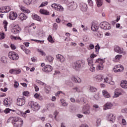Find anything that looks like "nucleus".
Here are the masks:
<instances>
[{"label":"nucleus","instance_id":"53","mask_svg":"<svg viewBox=\"0 0 127 127\" xmlns=\"http://www.w3.org/2000/svg\"><path fill=\"white\" fill-rule=\"evenodd\" d=\"M12 32H13V33H14V34H16L17 33H18V32H17V30H16L14 27H13V28L12 29Z\"/></svg>","mask_w":127,"mask_h":127},{"label":"nucleus","instance_id":"19","mask_svg":"<svg viewBox=\"0 0 127 127\" xmlns=\"http://www.w3.org/2000/svg\"><path fill=\"white\" fill-rule=\"evenodd\" d=\"M26 18H27L26 15L23 13H21L18 17V19H19V20H21V21H23V20H25Z\"/></svg>","mask_w":127,"mask_h":127},{"label":"nucleus","instance_id":"22","mask_svg":"<svg viewBox=\"0 0 127 127\" xmlns=\"http://www.w3.org/2000/svg\"><path fill=\"white\" fill-rule=\"evenodd\" d=\"M80 9H81V10L82 11H86V10H87V4L85 3H81L80 4Z\"/></svg>","mask_w":127,"mask_h":127},{"label":"nucleus","instance_id":"1","mask_svg":"<svg viewBox=\"0 0 127 127\" xmlns=\"http://www.w3.org/2000/svg\"><path fill=\"white\" fill-rule=\"evenodd\" d=\"M11 123L14 127H22L23 126V120L19 117H12Z\"/></svg>","mask_w":127,"mask_h":127},{"label":"nucleus","instance_id":"27","mask_svg":"<svg viewBox=\"0 0 127 127\" xmlns=\"http://www.w3.org/2000/svg\"><path fill=\"white\" fill-rule=\"evenodd\" d=\"M87 62L88 66H92L94 65V59L91 58H88L87 59Z\"/></svg>","mask_w":127,"mask_h":127},{"label":"nucleus","instance_id":"36","mask_svg":"<svg viewBox=\"0 0 127 127\" xmlns=\"http://www.w3.org/2000/svg\"><path fill=\"white\" fill-rule=\"evenodd\" d=\"M48 41L49 42H50L51 43H54L55 41L53 40V38L52 37V36L51 35H49L48 37Z\"/></svg>","mask_w":127,"mask_h":127},{"label":"nucleus","instance_id":"46","mask_svg":"<svg viewBox=\"0 0 127 127\" xmlns=\"http://www.w3.org/2000/svg\"><path fill=\"white\" fill-rule=\"evenodd\" d=\"M48 4V2L45 1L43 2L40 5L39 7H43V6H46V5Z\"/></svg>","mask_w":127,"mask_h":127},{"label":"nucleus","instance_id":"52","mask_svg":"<svg viewBox=\"0 0 127 127\" xmlns=\"http://www.w3.org/2000/svg\"><path fill=\"white\" fill-rule=\"evenodd\" d=\"M72 89L75 90L77 93L81 92V90L79 87H74Z\"/></svg>","mask_w":127,"mask_h":127},{"label":"nucleus","instance_id":"13","mask_svg":"<svg viewBox=\"0 0 127 127\" xmlns=\"http://www.w3.org/2000/svg\"><path fill=\"white\" fill-rule=\"evenodd\" d=\"M17 17V14L14 11H11L9 14V18L12 20H14Z\"/></svg>","mask_w":127,"mask_h":127},{"label":"nucleus","instance_id":"30","mask_svg":"<svg viewBox=\"0 0 127 127\" xmlns=\"http://www.w3.org/2000/svg\"><path fill=\"white\" fill-rule=\"evenodd\" d=\"M20 9L22 10V11L25 12V13H30V11L23 6H21Z\"/></svg>","mask_w":127,"mask_h":127},{"label":"nucleus","instance_id":"20","mask_svg":"<svg viewBox=\"0 0 127 127\" xmlns=\"http://www.w3.org/2000/svg\"><path fill=\"white\" fill-rule=\"evenodd\" d=\"M9 73L10 74H20L21 73V70L20 69H11L9 70Z\"/></svg>","mask_w":127,"mask_h":127},{"label":"nucleus","instance_id":"10","mask_svg":"<svg viewBox=\"0 0 127 127\" xmlns=\"http://www.w3.org/2000/svg\"><path fill=\"white\" fill-rule=\"evenodd\" d=\"M114 51L119 54H123V53L126 54V52H124V49L121 48L119 46H116L114 47Z\"/></svg>","mask_w":127,"mask_h":127},{"label":"nucleus","instance_id":"28","mask_svg":"<svg viewBox=\"0 0 127 127\" xmlns=\"http://www.w3.org/2000/svg\"><path fill=\"white\" fill-rule=\"evenodd\" d=\"M102 94L105 98H108L111 97V95H110V94H109V92H108V91H107V90H104L102 91Z\"/></svg>","mask_w":127,"mask_h":127},{"label":"nucleus","instance_id":"21","mask_svg":"<svg viewBox=\"0 0 127 127\" xmlns=\"http://www.w3.org/2000/svg\"><path fill=\"white\" fill-rule=\"evenodd\" d=\"M4 105L6 107H9L11 105V101H10L8 98H5L3 100Z\"/></svg>","mask_w":127,"mask_h":127},{"label":"nucleus","instance_id":"50","mask_svg":"<svg viewBox=\"0 0 127 127\" xmlns=\"http://www.w3.org/2000/svg\"><path fill=\"white\" fill-rule=\"evenodd\" d=\"M28 105L29 106H30V107H31V108H33L35 105V103H34L33 101H30L28 103Z\"/></svg>","mask_w":127,"mask_h":127},{"label":"nucleus","instance_id":"38","mask_svg":"<svg viewBox=\"0 0 127 127\" xmlns=\"http://www.w3.org/2000/svg\"><path fill=\"white\" fill-rule=\"evenodd\" d=\"M3 24L4 25L3 27L4 29H5V31H7V29L6 27L7 26L8 23L7 22V21H6V20H4L3 22Z\"/></svg>","mask_w":127,"mask_h":127},{"label":"nucleus","instance_id":"31","mask_svg":"<svg viewBox=\"0 0 127 127\" xmlns=\"http://www.w3.org/2000/svg\"><path fill=\"white\" fill-rule=\"evenodd\" d=\"M121 95H122V93L119 92V89H117L115 90L113 98H118L119 96H121Z\"/></svg>","mask_w":127,"mask_h":127},{"label":"nucleus","instance_id":"44","mask_svg":"<svg viewBox=\"0 0 127 127\" xmlns=\"http://www.w3.org/2000/svg\"><path fill=\"white\" fill-rule=\"evenodd\" d=\"M14 27L15 28L18 33H19V32L21 31V28L19 27V26H18V25H15Z\"/></svg>","mask_w":127,"mask_h":127},{"label":"nucleus","instance_id":"29","mask_svg":"<svg viewBox=\"0 0 127 127\" xmlns=\"http://www.w3.org/2000/svg\"><path fill=\"white\" fill-rule=\"evenodd\" d=\"M77 4L74 2H72L70 3V5L69 6V8H71L72 10L76 9L77 8Z\"/></svg>","mask_w":127,"mask_h":127},{"label":"nucleus","instance_id":"62","mask_svg":"<svg viewBox=\"0 0 127 127\" xmlns=\"http://www.w3.org/2000/svg\"><path fill=\"white\" fill-rule=\"evenodd\" d=\"M8 89L7 87H5L3 89V88H0V91L2 92H6L7 91Z\"/></svg>","mask_w":127,"mask_h":127},{"label":"nucleus","instance_id":"54","mask_svg":"<svg viewBox=\"0 0 127 127\" xmlns=\"http://www.w3.org/2000/svg\"><path fill=\"white\" fill-rule=\"evenodd\" d=\"M32 41H35L36 42H38V43H41L42 44V43H44V41H40L38 40H31Z\"/></svg>","mask_w":127,"mask_h":127},{"label":"nucleus","instance_id":"17","mask_svg":"<svg viewBox=\"0 0 127 127\" xmlns=\"http://www.w3.org/2000/svg\"><path fill=\"white\" fill-rule=\"evenodd\" d=\"M71 80L74 83H78V84H80V83H81L82 82V80H81V78H80L79 77H78L77 78L75 76H72L71 77Z\"/></svg>","mask_w":127,"mask_h":127},{"label":"nucleus","instance_id":"47","mask_svg":"<svg viewBox=\"0 0 127 127\" xmlns=\"http://www.w3.org/2000/svg\"><path fill=\"white\" fill-rule=\"evenodd\" d=\"M38 52H39L40 54H41V55H42V56H46V54H45V52H43L42 50H38Z\"/></svg>","mask_w":127,"mask_h":127},{"label":"nucleus","instance_id":"42","mask_svg":"<svg viewBox=\"0 0 127 127\" xmlns=\"http://www.w3.org/2000/svg\"><path fill=\"white\" fill-rule=\"evenodd\" d=\"M46 59L48 60V61H49V62H52L54 58H53V57L49 56L46 57Z\"/></svg>","mask_w":127,"mask_h":127},{"label":"nucleus","instance_id":"64","mask_svg":"<svg viewBox=\"0 0 127 127\" xmlns=\"http://www.w3.org/2000/svg\"><path fill=\"white\" fill-rule=\"evenodd\" d=\"M64 41H67V42L69 41H71V38H70V37H66L65 38V39H64Z\"/></svg>","mask_w":127,"mask_h":127},{"label":"nucleus","instance_id":"15","mask_svg":"<svg viewBox=\"0 0 127 127\" xmlns=\"http://www.w3.org/2000/svg\"><path fill=\"white\" fill-rule=\"evenodd\" d=\"M56 58L58 59V60H59V61H60L61 63H64V62H65V58L62 55H57Z\"/></svg>","mask_w":127,"mask_h":127},{"label":"nucleus","instance_id":"25","mask_svg":"<svg viewBox=\"0 0 127 127\" xmlns=\"http://www.w3.org/2000/svg\"><path fill=\"white\" fill-rule=\"evenodd\" d=\"M39 109H40V106H39V105L36 103H35V105L32 108L33 111H34L35 112L38 111Z\"/></svg>","mask_w":127,"mask_h":127},{"label":"nucleus","instance_id":"40","mask_svg":"<svg viewBox=\"0 0 127 127\" xmlns=\"http://www.w3.org/2000/svg\"><path fill=\"white\" fill-rule=\"evenodd\" d=\"M95 53L96 54H99V50H100V46L99 44H97V45L95 47Z\"/></svg>","mask_w":127,"mask_h":127},{"label":"nucleus","instance_id":"55","mask_svg":"<svg viewBox=\"0 0 127 127\" xmlns=\"http://www.w3.org/2000/svg\"><path fill=\"white\" fill-rule=\"evenodd\" d=\"M88 3L89 5H90V6H93V1L92 0H88Z\"/></svg>","mask_w":127,"mask_h":127},{"label":"nucleus","instance_id":"49","mask_svg":"<svg viewBox=\"0 0 127 127\" xmlns=\"http://www.w3.org/2000/svg\"><path fill=\"white\" fill-rule=\"evenodd\" d=\"M24 2L25 4H27V5H29V4L32 3L31 0H24Z\"/></svg>","mask_w":127,"mask_h":127},{"label":"nucleus","instance_id":"58","mask_svg":"<svg viewBox=\"0 0 127 127\" xmlns=\"http://www.w3.org/2000/svg\"><path fill=\"white\" fill-rule=\"evenodd\" d=\"M28 95H29V92H28V91H24L23 93V96H28Z\"/></svg>","mask_w":127,"mask_h":127},{"label":"nucleus","instance_id":"16","mask_svg":"<svg viewBox=\"0 0 127 127\" xmlns=\"http://www.w3.org/2000/svg\"><path fill=\"white\" fill-rule=\"evenodd\" d=\"M108 121L110 122L111 123H114L115 122V120H116V118L114 116V114H110L107 116Z\"/></svg>","mask_w":127,"mask_h":127},{"label":"nucleus","instance_id":"5","mask_svg":"<svg viewBox=\"0 0 127 127\" xmlns=\"http://www.w3.org/2000/svg\"><path fill=\"white\" fill-rule=\"evenodd\" d=\"M100 26L102 29H104L105 30H110V29L112 28L111 24L107 22H103L101 23L100 24Z\"/></svg>","mask_w":127,"mask_h":127},{"label":"nucleus","instance_id":"39","mask_svg":"<svg viewBox=\"0 0 127 127\" xmlns=\"http://www.w3.org/2000/svg\"><path fill=\"white\" fill-rule=\"evenodd\" d=\"M10 38L11 39H12V40H21V38H20V37H15L13 35H11L10 36Z\"/></svg>","mask_w":127,"mask_h":127},{"label":"nucleus","instance_id":"32","mask_svg":"<svg viewBox=\"0 0 127 127\" xmlns=\"http://www.w3.org/2000/svg\"><path fill=\"white\" fill-rule=\"evenodd\" d=\"M40 13H41V14H44L45 15H49V12L47 11V10L44 9H41L40 10Z\"/></svg>","mask_w":127,"mask_h":127},{"label":"nucleus","instance_id":"61","mask_svg":"<svg viewBox=\"0 0 127 127\" xmlns=\"http://www.w3.org/2000/svg\"><path fill=\"white\" fill-rule=\"evenodd\" d=\"M89 48L91 50L94 49V48H95V46L93 44H90L89 45Z\"/></svg>","mask_w":127,"mask_h":127},{"label":"nucleus","instance_id":"37","mask_svg":"<svg viewBox=\"0 0 127 127\" xmlns=\"http://www.w3.org/2000/svg\"><path fill=\"white\" fill-rule=\"evenodd\" d=\"M97 88L94 86H90L89 87V91L92 92V93H95V92H97Z\"/></svg>","mask_w":127,"mask_h":127},{"label":"nucleus","instance_id":"34","mask_svg":"<svg viewBox=\"0 0 127 127\" xmlns=\"http://www.w3.org/2000/svg\"><path fill=\"white\" fill-rule=\"evenodd\" d=\"M45 91L47 94H49L50 91H51V88L50 86L45 85Z\"/></svg>","mask_w":127,"mask_h":127},{"label":"nucleus","instance_id":"56","mask_svg":"<svg viewBox=\"0 0 127 127\" xmlns=\"http://www.w3.org/2000/svg\"><path fill=\"white\" fill-rule=\"evenodd\" d=\"M95 57H97V55L92 54L90 55V57L88 58H91V59H94V58H95Z\"/></svg>","mask_w":127,"mask_h":127},{"label":"nucleus","instance_id":"60","mask_svg":"<svg viewBox=\"0 0 127 127\" xmlns=\"http://www.w3.org/2000/svg\"><path fill=\"white\" fill-rule=\"evenodd\" d=\"M24 52H25L26 54H30V51L27 49H26L24 51Z\"/></svg>","mask_w":127,"mask_h":127},{"label":"nucleus","instance_id":"45","mask_svg":"<svg viewBox=\"0 0 127 127\" xmlns=\"http://www.w3.org/2000/svg\"><path fill=\"white\" fill-rule=\"evenodd\" d=\"M91 113V112L90 111V108L88 107L86 109V110H85V111H84L83 112V114L84 115H89V114Z\"/></svg>","mask_w":127,"mask_h":127},{"label":"nucleus","instance_id":"12","mask_svg":"<svg viewBox=\"0 0 127 127\" xmlns=\"http://www.w3.org/2000/svg\"><path fill=\"white\" fill-rule=\"evenodd\" d=\"M25 104V98H18L17 100V105L18 106H23Z\"/></svg>","mask_w":127,"mask_h":127},{"label":"nucleus","instance_id":"57","mask_svg":"<svg viewBox=\"0 0 127 127\" xmlns=\"http://www.w3.org/2000/svg\"><path fill=\"white\" fill-rule=\"evenodd\" d=\"M18 86H19V83L17 81H15L14 84V88H18Z\"/></svg>","mask_w":127,"mask_h":127},{"label":"nucleus","instance_id":"4","mask_svg":"<svg viewBox=\"0 0 127 127\" xmlns=\"http://www.w3.org/2000/svg\"><path fill=\"white\" fill-rule=\"evenodd\" d=\"M8 57L11 60H18L19 59V56L14 52H10L8 54Z\"/></svg>","mask_w":127,"mask_h":127},{"label":"nucleus","instance_id":"63","mask_svg":"<svg viewBox=\"0 0 127 127\" xmlns=\"http://www.w3.org/2000/svg\"><path fill=\"white\" fill-rule=\"evenodd\" d=\"M95 35H97V36H101L102 35V33L100 32H97L95 34Z\"/></svg>","mask_w":127,"mask_h":127},{"label":"nucleus","instance_id":"14","mask_svg":"<svg viewBox=\"0 0 127 127\" xmlns=\"http://www.w3.org/2000/svg\"><path fill=\"white\" fill-rule=\"evenodd\" d=\"M10 11V7L8 6H5L0 8V12H8Z\"/></svg>","mask_w":127,"mask_h":127},{"label":"nucleus","instance_id":"11","mask_svg":"<svg viewBox=\"0 0 127 127\" xmlns=\"http://www.w3.org/2000/svg\"><path fill=\"white\" fill-rule=\"evenodd\" d=\"M52 66L50 65H46L44 68H42V71L45 73H50L52 71Z\"/></svg>","mask_w":127,"mask_h":127},{"label":"nucleus","instance_id":"26","mask_svg":"<svg viewBox=\"0 0 127 127\" xmlns=\"http://www.w3.org/2000/svg\"><path fill=\"white\" fill-rule=\"evenodd\" d=\"M122 57H123V55H116L115 58L113 59L114 62H118V61H120V60L122 59Z\"/></svg>","mask_w":127,"mask_h":127},{"label":"nucleus","instance_id":"2","mask_svg":"<svg viewBox=\"0 0 127 127\" xmlns=\"http://www.w3.org/2000/svg\"><path fill=\"white\" fill-rule=\"evenodd\" d=\"M84 65H85V61L81 60L73 62L71 66L75 70H80Z\"/></svg>","mask_w":127,"mask_h":127},{"label":"nucleus","instance_id":"33","mask_svg":"<svg viewBox=\"0 0 127 127\" xmlns=\"http://www.w3.org/2000/svg\"><path fill=\"white\" fill-rule=\"evenodd\" d=\"M32 17L34 20H37V21H41V18L36 14L33 15Z\"/></svg>","mask_w":127,"mask_h":127},{"label":"nucleus","instance_id":"24","mask_svg":"<svg viewBox=\"0 0 127 127\" xmlns=\"http://www.w3.org/2000/svg\"><path fill=\"white\" fill-rule=\"evenodd\" d=\"M104 107L105 108H104V110L112 109V107H113V104H112L111 102H108L105 105Z\"/></svg>","mask_w":127,"mask_h":127},{"label":"nucleus","instance_id":"41","mask_svg":"<svg viewBox=\"0 0 127 127\" xmlns=\"http://www.w3.org/2000/svg\"><path fill=\"white\" fill-rule=\"evenodd\" d=\"M61 102L62 104L63 107H67V106H68V104L67 103H66V101L63 99H61Z\"/></svg>","mask_w":127,"mask_h":127},{"label":"nucleus","instance_id":"51","mask_svg":"<svg viewBox=\"0 0 127 127\" xmlns=\"http://www.w3.org/2000/svg\"><path fill=\"white\" fill-rule=\"evenodd\" d=\"M89 70L91 72H95V67H94V65H90Z\"/></svg>","mask_w":127,"mask_h":127},{"label":"nucleus","instance_id":"48","mask_svg":"<svg viewBox=\"0 0 127 127\" xmlns=\"http://www.w3.org/2000/svg\"><path fill=\"white\" fill-rule=\"evenodd\" d=\"M10 111H12L13 112H14V110H11L10 109H9V108H6L4 110V113L5 114H8L10 112Z\"/></svg>","mask_w":127,"mask_h":127},{"label":"nucleus","instance_id":"59","mask_svg":"<svg viewBox=\"0 0 127 127\" xmlns=\"http://www.w3.org/2000/svg\"><path fill=\"white\" fill-rule=\"evenodd\" d=\"M40 96V95L37 93H36V94H34V97L36 98V99H38L39 98V97Z\"/></svg>","mask_w":127,"mask_h":127},{"label":"nucleus","instance_id":"3","mask_svg":"<svg viewBox=\"0 0 127 127\" xmlns=\"http://www.w3.org/2000/svg\"><path fill=\"white\" fill-rule=\"evenodd\" d=\"M105 59H98L96 60L95 63H98L96 66V69L99 71V70H104V63H105Z\"/></svg>","mask_w":127,"mask_h":127},{"label":"nucleus","instance_id":"43","mask_svg":"<svg viewBox=\"0 0 127 127\" xmlns=\"http://www.w3.org/2000/svg\"><path fill=\"white\" fill-rule=\"evenodd\" d=\"M96 79L98 80V81H103L104 77L102 75H98L96 76Z\"/></svg>","mask_w":127,"mask_h":127},{"label":"nucleus","instance_id":"7","mask_svg":"<svg viewBox=\"0 0 127 127\" xmlns=\"http://www.w3.org/2000/svg\"><path fill=\"white\" fill-rule=\"evenodd\" d=\"M104 83H107L110 85H115V82L113 81V77L108 76L104 78Z\"/></svg>","mask_w":127,"mask_h":127},{"label":"nucleus","instance_id":"35","mask_svg":"<svg viewBox=\"0 0 127 127\" xmlns=\"http://www.w3.org/2000/svg\"><path fill=\"white\" fill-rule=\"evenodd\" d=\"M96 0V4L98 7H101L102 5H103V0Z\"/></svg>","mask_w":127,"mask_h":127},{"label":"nucleus","instance_id":"8","mask_svg":"<svg viewBox=\"0 0 127 127\" xmlns=\"http://www.w3.org/2000/svg\"><path fill=\"white\" fill-rule=\"evenodd\" d=\"M52 7H54L56 10L58 11H63L64 8L59 4L54 3L51 5Z\"/></svg>","mask_w":127,"mask_h":127},{"label":"nucleus","instance_id":"9","mask_svg":"<svg viewBox=\"0 0 127 127\" xmlns=\"http://www.w3.org/2000/svg\"><path fill=\"white\" fill-rule=\"evenodd\" d=\"M124 66L122 65H116L114 66V71L115 73H118L119 72H123L124 71Z\"/></svg>","mask_w":127,"mask_h":127},{"label":"nucleus","instance_id":"23","mask_svg":"<svg viewBox=\"0 0 127 127\" xmlns=\"http://www.w3.org/2000/svg\"><path fill=\"white\" fill-rule=\"evenodd\" d=\"M121 86L124 89H127V81L123 80L121 82Z\"/></svg>","mask_w":127,"mask_h":127},{"label":"nucleus","instance_id":"6","mask_svg":"<svg viewBox=\"0 0 127 127\" xmlns=\"http://www.w3.org/2000/svg\"><path fill=\"white\" fill-rule=\"evenodd\" d=\"M29 113H30V110H29V109L27 110L25 112H23L20 110L16 111V113L19 116L23 117V118H25L26 117H27V114H29Z\"/></svg>","mask_w":127,"mask_h":127},{"label":"nucleus","instance_id":"18","mask_svg":"<svg viewBox=\"0 0 127 127\" xmlns=\"http://www.w3.org/2000/svg\"><path fill=\"white\" fill-rule=\"evenodd\" d=\"M91 29L93 31L97 32L99 29V26L97 24L93 23L91 26Z\"/></svg>","mask_w":127,"mask_h":127}]
</instances>
